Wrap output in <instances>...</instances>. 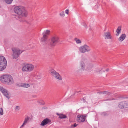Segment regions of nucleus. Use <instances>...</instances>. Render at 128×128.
I'll use <instances>...</instances> for the list:
<instances>
[{
    "label": "nucleus",
    "instance_id": "1",
    "mask_svg": "<svg viewBox=\"0 0 128 128\" xmlns=\"http://www.w3.org/2000/svg\"><path fill=\"white\" fill-rule=\"evenodd\" d=\"M0 80L3 83L10 85L14 83V80L12 76L9 75H5L0 77Z\"/></svg>",
    "mask_w": 128,
    "mask_h": 128
},
{
    "label": "nucleus",
    "instance_id": "2",
    "mask_svg": "<svg viewBox=\"0 0 128 128\" xmlns=\"http://www.w3.org/2000/svg\"><path fill=\"white\" fill-rule=\"evenodd\" d=\"M14 12L19 15L26 16L27 15V12L25 10L24 7L18 6L14 8Z\"/></svg>",
    "mask_w": 128,
    "mask_h": 128
},
{
    "label": "nucleus",
    "instance_id": "3",
    "mask_svg": "<svg viewBox=\"0 0 128 128\" xmlns=\"http://www.w3.org/2000/svg\"><path fill=\"white\" fill-rule=\"evenodd\" d=\"M34 68V66L32 64L24 63L22 65V70L24 72H31L33 70Z\"/></svg>",
    "mask_w": 128,
    "mask_h": 128
},
{
    "label": "nucleus",
    "instance_id": "4",
    "mask_svg": "<svg viewBox=\"0 0 128 128\" xmlns=\"http://www.w3.org/2000/svg\"><path fill=\"white\" fill-rule=\"evenodd\" d=\"M7 66V61L5 57L0 56V71L5 69Z\"/></svg>",
    "mask_w": 128,
    "mask_h": 128
},
{
    "label": "nucleus",
    "instance_id": "5",
    "mask_svg": "<svg viewBox=\"0 0 128 128\" xmlns=\"http://www.w3.org/2000/svg\"><path fill=\"white\" fill-rule=\"evenodd\" d=\"M79 50L80 52L84 53L86 52H90V47L86 44H84L80 46L79 48Z\"/></svg>",
    "mask_w": 128,
    "mask_h": 128
},
{
    "label": "nucleus",
    "instance_id": "6",
    "mask_svg": "<svg viewBox=\"0 0 128 128\" xmlns=\"http://www.w3.org/2000/svg\"><path fill=\"white\" fill-rule=\"evenodd\" d=\"M59 41V38L57 36L52 37L51 39V41L50 44V45L51 46H54Z\"/></svg>",
    "mask_w": 128,
    "mask_h": 128
},
{
    "label": "nucleus",
    "instance_id": "7",
    "mask_svg": "<svg viewBox=\"0 0 128 128\" xmlns=\"http://www.w3.org/2000/svg\"><path fill=\"white\" fill-rule=\"evenodd\" d=\"M13 54L12 55L13 59H16L18 58L20 54V50L18 48H15L12 49Z\"/></svg>",
    "mask_w": 128,
    "mask_h": 128
},
{
    "label": "nucleus",
    "instance_id": "8",
    "mask_svg": "<svg viewBox=\"0 0 128 128\" xmlns=\"http://www.w3.org/2000/svg\"><path fill=\"white\" fill-rule=\"evenodd\" d=\"M51 74L52 76L56 79L62 80V78L59 73L55 70H53L51 71Z\"/></svg>",
    "mask_w": 128,
    "mask_h": 128
},
{
    "label": "nucleus",
    "instance_id": "9",
    "mask_svg": "<svg viewBox=\"0 0 128 128\" xmlns=\"http://www.w3.org/2000/svg\"><path fill=\"white\" fill-rule=\"evenodd\" d=\"M118 106L120 109L127 108L128 107V101H122L119 102L118 104Z\"/></svg>",
    "mask_w": 128,
    "mask_h": 128
},
{
    "label": "nucleus",
    "instance_id": "10",
    "mask_svg": "<svg viewBox=\"0 0 128 128\" xmlns=\"http://www.w3.org/2000/svg\"><path fill=\"white\" fill-rule=\"evenodd\" d=\"M51 122V120L50 119L46 118L44 119L41 122L40 125L42 126H44L47 124H50Z\"/></svg>",
    "mask_w": 128,
    "mask_h": 128
},
{
    "label": "nucleus",
    "instance_id": "11",
    "mask_svg": "<svg viewBox=\"0 0 128 128\" xmlns=\"http://www.w3.org/2000/svg\"><path fill=\"white\" fill-rule=\"evenodd\" d=\"M86 116H85L78 115L77 117V121L79 122H83L85 121Z\"/></svg>",
    "mask_w": 128,
    "mask_h": 128
},
{
    "label": "nucleus",
    "instance_id": "12",
    "mask_svg": "<svg viewBox=\"0 0 128 128\" xmlns=\"http://www.w3.org/2000/svg\"><path fill=\"white\" fill-rule=\"evenodd\" d=\"M0 90L7 98H10L8 96V90L0 86Z\"/></svg>",
    "mask_w": 128,
    "mask_h": 128
},
{
    "label": "nucleus",
    "instance_id": "13",
    "mask_svg": "<svg viewBox=\"0 0 128 128\" xmlns=\"http://www.w3.org/2000/svg\"><path fill=\"white\" fill-rule=\"evenodd\" d=\"M104 36L106 39H111L112 36L109 32H106L104 33Z\"/></svg>",
    "mask_w": 128,
    "mask_h": 128
},
{
    "label": "nucleus",
    "instance_id": "14",
    "mask_svg": "<svg viewBox=\"0 0 128 128\" xmlns=\"http://www.w3.org/2000/svg\"><path fill=\"white\" fill-rule=\"evenodd\" d=\"M85 68V65L84 62L82 61L80 63V68L82 71H84Z\"/></svg>",
    "mask_w": 128,
    "mask_h": 128
},
{
    "label": "nucleus",
    "instance_id": "15",
    "mask_svg": "<svg viewBox=\"0 0 128 128\" xmlns=\"http://www.w3.org/2000/svg\"><path fill=\"white\" fill-rule=\"evenodd\" d=\"M47 38V36H46L45 34H43V36L41 38L40 41L44 43L46 41Z\"/></svg>",
    "mask_w": 128,
    "mask_h": 128
},
{
    "label": "nucleus",
    "instance_id": "16",
    "mask_svg": "<svg viewBox=\"0 0 128 128\" xmlns=\"http://www.w3.org/2000/svg\"><path fill=\"white\" fill-rule=\"evenodd\" d=\"M126 37V35L125 34H122L118 38V40L120 42H122L124 40Z\"/></svg>",
    "mask_w": 128,
    "mask_h": 128
},
{
    "label": "nucleus",
    "instance_id": "17",
    "mask_svg": "<svg viewBox=\"0 0 128 128\" xmlns=\"http://www.w3.org/2000/svg\"><path fill=\"white\" fill-rule=\"evenodd\" d=\"M121 27L120 26H118L116 30V36H118L121 33Z\"/></svg>",
    "mask_w": 128,
    "mask_h": 128
},
{
    "label": "nucleus",
    "instance_id": "18",
    "mask_svg": "<svg viewBox=\"0 0 128 128\" xmlns=\"http://www.w3.org/2000/svg\"><path fill=\"white\" fill-rule=\"evenodd\" d=\"M29 119V118L27 117L25 118L22 125L20 126V128H23L24 126L25 125Z\"/></svg>",
    "mask_w": 128,
    "mask_h": 128
},
{
    "label": "nucleus",
    "instance_id": "19",
    "mask_svg": "<svg viewBox=\"0 0 128 128\" xmlns=\"http://www.w3.org/2000/svg\"><path fill=\"white\" fill-rule=\"evenodd\" d=\"M56 114L59 116V118H66V116L62 114H59L58 113H56Z\"/></svg>",
    "mask_w": 128,
    "mask_h": 128
},
{
    "label": "nucleus",
    "instance_id": "20",
    "mask_svg": "<svg viewBox=\"0 0 128 128\" xmlns=\"http://www.w3.org/2000/svg\"><path fill=\"white\" fill-rule=\"evenodd\" d=\"M21 87L28 88L30 86L29 84H26L22 83L21 86H20Z\"/></svg>",
    "mask_w": 128,
    "mask_h": 128
},
{
    "label": "nucleus",
    "instance_id": "21",
    "mask_svg": "<svg viewBox=\"0 0 128 128\" xmlns=\"http://www.w3.org/2000/svg\"><path fill=\"white\" fill-rule=\"evenodd\" d=\"M50 31L49 30H46V31H44L42 33V34H45L46 36L47 35L50 34Z\"/></svg>",
    "mask_w": 128,
    "mask_h": 128
},
{
    "label": "nucleus",
    "instance_id": "22",
    "mask_svg": "<svg viewBox=\"0 0 128 128\" xmlns=\"http://www.w3.org/2000/svg\"><path fill=\"white\" fill-rule=\"evenodd\" d=\"M110 113L109 112H103L101 114V115L102 116H106L108 115Z\"/></svg>",
    "mask_w": 128,
    "mask_h": 128
},
{
    "label": "nucleus",
    "instance_id": "23",
    "mask_svg": "<svg viewBox=\"0 0 128 128\" xmlns=\"http://www.w3.org/2000/svg\"><path fill=\"white\" fill-rule=\"evenodd\" d=\"M99 93L100 94H106L108 95H109L110 94V92L106 91L101 92Z\"/></svg>",
    "mask_w": 128,
    "mask_h": 128
},
{
    "label": "nucleus",
    "instance_id": "24",
    "mask_svg": "<svg viewBox=\"0 0 128 128\" xmlns=\"http://www.w3.org/2000/svg\"><path fill=\"white\" fill-rule=\"evenodd\" d=\"M83 71H82V70H81V69L80 68L76 70L75 72V73L76 74H79Z\"/></svg>",
    "mask_w": 128,
    "mask_h": 128
},
{
    "label": "nucleus",
    "instance_id": "25",
    "mask_svg": "<svg viewBox=\"0 0 128 128\" xmlns=\"http://www.w3.org/2000/svg\"><path fill=\"white\" fill-rule=\"evenodd\" d=\"M74 40L76 41V42L78 44L81 43V40L78 39L77 38H75Z\"/></svg>",
    "mask_w": 128,
    "mask_h": 128
},
{
    "label": "nucleus",
    "instance_id": "26",
    "mask_svg": "<svg viewBox=\"0 0 128 128\" xmlns=\"http://www.w3.org/2000/svg\"><path fill=\"white\" fill-rule=\"evenodd\" d=\"M20 109V107L18 106H17L15 108V110L16 112H17Z\"/></svg>",
    "mask_w": 128,
    "mask_h": 128
},
{
    "label": "nucleus",
    "instance_id": "27",
    "mask_svg": "<svg viewBox=\"0 0 128 128\" xmlns=\"http://www.w3.org/2000/svg\"><path fill=\"white\" fill-rule=\"evenodd\" d=\"M6 3L8 4H10L12 2L13 0H5Z\"/></svg>",
    "mask_w": 128,
    "mask_h": 128
},
{
    "label": "nucleus",
    "instance_id": "28",
    "mask_svg": "<svg viewBox=\"0 0 128 128\" xmlns=\"http://www.w3.org/2000/svg\"><path fill=\"white\" fill-rule=\"evenodd\" d=\"M38 102L41 105H44V102L43 100L38 101Z\"/></svg>",
    "mask_w": 128,
    "mask_h": 128
},
{
    "label": "nucleus",
    "instance_id": "29",
    "mask_svg": "<svg viewBox=\"0 0 128 128\" xmlns=\"http://www.w3.org/2000/svg\"><path fill=\"white\" fill-rule=\"evenodd\" d=\"M102 69L100 68H97L95 69L94 71L96 72H100V71Z\"/></svg>",
    "mask_w": 128,
    "mask_h": 128
},
{
    "label": "nucleus",
    "instance_id": "30",
    "mask_svg": "<svg viewBox=\"0 0 128 128\" xmlns=\"http://www.w3.org/2000/svg\"><path fill=\"white\" fill-rule=\"evenodd\" d=\"M60 15L61 16L64 17V11L62 12L60 14Z\"/></svg>",
    "mask_w": 128,
    "mask_h": 128
},
{
    "label": "nucleus",
    "instance_id": "31",
    "mask_svg": "<svg viewBox=\"0 0 128 128\" xmlns=\"http://www.w3.org/2000/svg\"><path fill=\"white\" fill-rule=\"evenodd\" d=\"M78 125V124H76V123H74L72 124L71 126V127L72 128H74L76 127Z\"/></svg>",
    "mask_w": 128,
    "mask_h": 128
},
{
    "label": "nucleus",
    "instance_id": "32",
    "mask_svg": "<svg viewBox=\"0 0 128 128\" xmlns=\"http://www.w3.org/2000/svg\"><path fill=\"white\" fill-rule=\"evenodd\" d=\"M4 114L3 110L2 108H0V114L2 115Z\"/></svg>",
    "mask_w": 128,
    "mask_h": 128
},
{
    "label": "nucleus",
    "instance_id": "33",
    "mask_svg": "<svg viewBox=\"0 0 128 128\" xmlns=\"http://www.w3.org/2000/svg\"><path fill=\"white\" fill-rule=\"evenodd\" d=\"M69 12V10H65V13L68 14Z\"/></svg>",
    "mask_w": 128,
    "mask_h": 128
},
{
    "label": "nucleus",
    "instance_id": "34",
    "mask_svg": "<svg viewBox=\"0 0 128 128\" xmlns=\"http://www.w3.org/2000/svg\"><path fill=\"white\" fill-rule=\"evenodd\" d=\"M21 84H22V83L21 84H17V86H18L21 87V86H21Z\"/></svg>",
    "mask_w": 128,
    "mask_h": 128
},
{
    "label": "nucleus",
    "instance_id": "35",
    "mask_svg": "<svg viewBox=\"0 0 128 128\" xmlns=\"http://www.w3.org/2000/svg\"><path fill=\"white\" fill-rule=\"evenodd\" d=\"M85 99H86V98H84H84H83V99H82L83 100H84L83 102H84V101H85Z\"/></svg>",
    "mask_w": 128,
    "mask_h": 128
},
{
    "label": "nucleus",
    "instance_id": "36",
    "mask_svg": "<svg viewBox=\"0 0 128 128\" xmlns=\"http://www.w3.org/2000/svg\"><path fill=\"white\" fill-rule=\"evenodd\" d=\"M108 70H109V69H106V71H108Z\"/></svg>",
    "mask_w": 128,
    "mask_h": 128
},
{
    "label": "nucleus",
    "instance_id": "37",
    "mask_svg": "<svg viewBox=\"0 0 128 128\" xmlns=\"http://www.w3.org/2000/svg\"><path fill=\"white\" fill-rule=\"evenodd\" d=\"M112 100H115V99H114L113 98H112Z\"/></svg>",
    "mask_w": 128,
    "mask_h": 128
}]
</instances>
